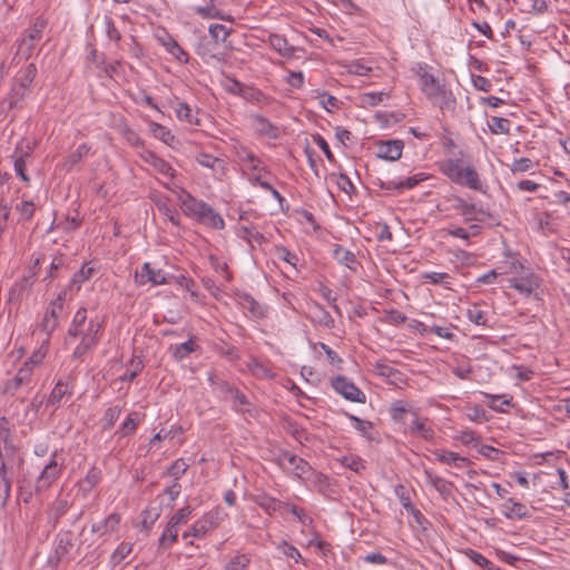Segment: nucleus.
Segmentation results:
<instances>
[{
    "instance_id": "nucleus-1",
    "label": "nucleus",
    "mask_w": 570,
    "mask_h": 570,
    "mask_svg": "<svg viewBox=\"0 0 570 570\" xmlns=\"http://www.w3.org/2000/svg\"><path fill=\"white\" fill-rule=\"evenodd\" d=\"M420 79L421 90L426 97L438 105L440 109L453 107L455 99L451 91H449L440 80L428 71L426 65L419 63L413 69Z\"/></svg>"
},
{
    "instance_id": "nucleus-2",
    "label": "nucleus",
    "mask_w": 570,
    "mask_h": 570,
    "mask_svg": "<svg viewBox=\"0 0 570 570\" xmlns=\"http://www.w3.org/2000/svg\"><path fill=\"white\" fill-rule=\"evenodd\" d=\"M439 168L454 184L483 191V185L476 170L472 166L463 167L460 159H444L439 163Z\"/></svg>"
},
{
    "instance_id": "nucleus-3",
    "label": "nucleus",
    "mask_w": 570,
    "mask_h": 570,
    "mask_svg": "<svg viewBox=\"0 0 570 570\" xmlns=\"http://www.w3.org/2000/svg\"><path fill=\"white\" fill-rule=\"evenodd\" d=\"M102 328V322L97 318L89 320L88 325L77 327L76 332L68 330L69 337L79 338L78 345L72 352V357L80 360L98 343V333Z\"/></svg>"
},
{
    "instance_id": "nucleus-4",
    "label": "nucleus",
    "mask_w": 570,
    "mask_h": 570,
    "mask_svg": "<svg viewBox=\"0 0 570 570\" xmlns=\"http://www.w3.org/2000/svg\"><path fill=\"white\" fill-rule=\"evenodd\" d=\"M23 464V459L13 451H0V480L3 483V492L6 498L10 495L12 480L16 470Z\"/></svg>"
},
{
    "instance_id": "nucleus-5",
    "label": "nucleus",
    "mask_w": 570,
    "mask_h": 570,
    "mask_svg": "<svg viewBox=\"0 0 570 570\" xmlns=\"http://www.w3.org/2000/svg\"><path fill=\"white\" fill-rule=\"evenodd\" d=\"M62 468L63 462H58V455L55 452L36 480V492H46L60 478Z\"/></svg>"
},
{
    "instance_id": "nucleus-6",
    "label": "nucleus",
    "mask_w": 570,
    "mask_h": 570,
    "mask_svg": "<svg viewBox=\"0 0 570 570\" xmlns=\"http://www.w3.org/2000/svg\"><path fill=\"white\" fill-rule=\"evenodd\" d=\"M522 274L509 279V286L518 291L521 295L531 296L541 285V278L533 272L525 269L522 264H518Z\"/></svg>"
},
{
    "instance_id": "nucleus-7",
    "label": "nucleus",
    "mask_w": 570,
    "mask_h": 570,
    "mask_svg": "<svg viewBox=\"0 0 570 570\" xmlns=\"http://www.w3.org/2000/svg\"><path fill=\"white\" fill-rule=\"evenodd\" d=\"M66 292H60L56 299L51 301L47 307L45 316L40 323V328L50 336L58 327L59 318L63 314Z\"/></svg>"
},
{
    "instance_id": "nucleus-8",
    "label": "nucleus",
    "mask_w": 570,
    "mask_h": 570,
    "mask_svg": "<svg viewBox=\"0 0 570 570\" xmlns=\"http://www.w3.org/2000/svg\"><path fill=\"white\" fill-rule=\"evenodd\" d=\"M331 385L335 392L351 402L365 403L366 401L365 394L351 380L343 375L332 377Z\"/></svg>"
},
{
    "instance_id": "nucleus-9",
    "label": "nucleus",
    "mask_w": 570,
    "mask_h": 570,
    "mask_svg": "<svg viewBox=\"0 0 570 570\" xmlns=\"http://www.w3.org/2000/svg\"><path fill=\"white\" fill-rule=\"evenodd\" d=\"M277 463L283 469L292 471L298 478H303L308 474L312 469L304 459L288 451L281 452L277 455Z\"/></svg>"
},
{
    "instance_id": "nucleus-10",
    "label": "nucleus",
    "mask_w": 570,
    "mask_h": 570,
    "mask_svg": "<svg viewBox=\"0 0 570 570\" xmlns=\"http://www.w3.org/2000/svg\"><path fill=\"white\" fill-rule=\"evenodd\" d=\"M135 282L140 286L146 285L147 283L156 286L168 284L170 282V277H168L161 269H155L150 263H144L141 268L135 273Z\"/></svg>"
},
{
    "instance_id": "nucleus-11",
    "label": "nucleus",
    "mask_w": 570,
    "mask_h": 570,
    "mask_svg": "<svg viewBox=\"0 0 570 570\" xmlns=\"http://www.w3.org/2000/svg\"><path fill=\"white\" fill-rule=\"evenodd\" d=\"M32 382V366L29 362L17 371L16 375L8 380L3 385V393L7 395H14L18 390L23 386H29Z\"/></svg>"
},
{
    "instance_id": "nucleus-12",
    "label": "nucleus",
    "mask_w": 570,
    "mask_h": 570,
    "mask_svg": "<svg viewBox=\"0 0 570 570\" xmlns=\"http://www.w3.org/2000/svg\"><path fill=\"white\" fill-rule=\"evenodd\" d=\"M218 512H208L204 514L198 521H196L190 528V530L183 534V538H202L207 532L218 527Z\"/></svg>"
},
{
    "instance_id": "nucleus-13",
    "label": "nucleus",
    "mask_w": 570,
    "mask_h": 570,
    "mask_svg": "<svg viewBox=\"0 0 570 570\" xmlns=\"http://www.w3.org/2000/svg\"><path fill=\"white\" fill-rule=\"evenodd\" d=\"M140 158L151 166L157 173L174 179L176 177V170L171 167V165L156 155L151 150H145L140 154Z\"/></svg>"
},
{
    "instance_id": "nucleus-14",
    "label": "nucleus",
    "mask_w": 570,
    "mask_h": 570,
    "mask_svg": "<svg viewBox=\"0 0 570 570\" xmlns=\"http://www.w3.org/2000/svg\"><path fill=\"white\" fill-rule=\"evenodd\" d=\"M307 317L314 324L323 326L325 328H333L335 326V321L331 316V314L317 302H311L307 305Z\"/></svg>"
},
{
    "instance_id": "nucleus-15",
    "label": "nucleus",
    "mask_w": 570,
    "mask_h": 570,
    "mask_svg": "<svg viewBox=\"0 0 570 570\" xmlns=\"http://www.w3.org/2000/svg\"><path fill=\"white\" fill-rule=\"evenodd\" d=\"M220 389L226 394V396L230 397L233 401V409L235 411L242 413L250 412V403L248 399L238 389L228 385L226 382L220 383Z\"/></svg>"
},
{
    "instance_id": "nucleus-16",
    "label": "nucleus",
    "mask_w": 570,
    "mask_h": 570,
    "mask_svg": "<svg viewBox=\"0 0 570 570\" xmlns=\"http://www.w3.org/2000/svg\"><path fill=\"white\" fill-rule=\"evenodd\" d=\"M31 153L32 146L27 145V149L24 150L20 145H18L12 156L14 160V171L17 176L26 183V185L30 184V177L26 173V159L30 157Z\"/></svg>"
},
{
    "instance_id": "nucleus-17",
    "label": "nucleus",
    "mask_w": 570,
    "mask_h": 570,
    "mask_svg": "<svg viewBox=\"0 0 570 570\" xmlns=\"http://www.w3.org/2000/svg\"><path fill=\"white\" fill-rule=\"evenodd\" d=\"M196 220L214 229H223L225 227L223 217L207 203L203 206Z\"/></svg>"
},
{
    "instance_id": "nucleus-18",
    "label": "nucleus",
    "mask_w": 570,
    "mask_h": 570,
    "mask_svg": "<svg viewBox=\"0 0 570 570\" xmlns=\"http://www.w3.org/2000/svg\"><path fill=\"white\" fill-rule=\"evenodd\" d=\"M178 202L184 214L195 219L205 205V202L195 198L184 189H181L180 194L178 195Z\"/></svg>"
},
{
    "instance_id": "nucleus-19",
    "label": "nucleus",
    "mask_w": 570,
    "mask_h": 570,
    "mask_svg": "<svg viewBox=\"0 0 570 570\" xmlns=\"http://www.w3.org/2000/svg\"><path fill=\"white\" fill-rule=\"evenodd\" d=\"M412 421L406 428V432L412 435H419L424 440H432L434 431L426 424V419H420L415 412L411 413Z\"/></svg>"
},
{
    "instance_id": "nucleus-20",
    "label": "nucleus",
    "mask_w": 570,
    "mask_h": 570,
    "mask_svg": "<svg viewBox=\"0 0 570 570\" xmlns=\"http://www.w3.org/2000/svg\"><path fill=\"white\" fill-rule=\"evenodd\" d=\"M403 141L387 140L379 145V157L386 160H397L402 156Z\"/></svg>"
},
{
    "instance_id": "nucleus-21",
    "label": "nucleus",
    "mask_w": 570,
    "mask_h": 570,
    "mask_svg": "<svg viewBox=\"0 0 570 570\" xmlns=\"http://www.w3.org/2000/svg\"><path fill=\"white\" fill-rule=\"evenodd\" d=\"M198 347H199V345L197 344L196 337L190 336L187 342L170 345L169 352L176 361L180 362L184 358H186L189 354L197 351Z\"/></svg>"
},
{
    "instance_id": "nucleus-22",
    "label": "nucleus",
    "mask_w": 570,
    "mask_h": 570,
    "mask_svg": "<svg viewBox=\"0 0 570 570\" xmlns=\"http://www.w3.org/2000/svg\"><path fill=\"white\" fill-rule=\"evenodd\" d=\"M121 521V515L117 512L109 514L102 522L94 523L91 525V532L100 535H106L117 531L118 525Z\"/></svg>"
},
{
    "instance_id": "nucleus-23",
    "label": "nucleus",
    "mask_w": 570,
    "mask_h": 570,
    "mask_svg": "<svg viewBox=\"0 0 570 570\" xmlns=\"http://www.w3.org/2000/svg\"><path fill=\"white\" fill-rule=\"evenodd\" d=\"M238 304L245 313H248L254 318H262L265 316L264 306L248 294L240 295Z\"/></svg>"
},
{
    "instance_id": "nucleus-24",
    "label": "nucleus",
    "mask_w": 570,
    "mask_h": 570,
    "mask_svg": "<svg viewBox=\"0 0 570 570\" xmlns=\"http://www.w3.org/2000/svg\"><path fill=\"white\" fill-rule=\"evenodd\" d=\"M29 90L30 88L26 87L23 83L14 82L2 104H8L10 109L18 108L28 96Z\"/></svg>"
},
{
    "instance_id": "nucleus-25",
    "label": "nucleus",
    "mask_w": 570,
    "mask_h": 570,
    "mask_svg": "<svg viewBox=\"0 0 570 570\" xmlns=\"http://www.w3.org/2000/svg\"><path fill=\"white\" fill-rule=\"evenodd\" d=\"M268 42L275 51L285 58H292L295 53V47L291 46L287 39L281 35H271Z\"/></svg>"
},
{
    "instance_id": "nucleus-26",
    "label": "nucleus",
    "mask_w": 570,
    "mask_h": 570,
    "mask_svg": "<svg viewBox=\"0 0 570 570\" xmlns=\"http://www.w3.org/2000/svg\"><path fill=\"white\" fill-rule=\"evenodd\" d=\"M334 258L343 266H346L348 269L355 272L357 266L360 265L355 254L342 246H336L333 252Z\"/></svg>"
},
{
    "instance_id": "nucleus-27",
    "label": "nucleus",
    "mask_w": 570,
    "mask_h": 570,
    "mask_svg": "<svg viewBox=\"0 0 570 570\" xmlns=\"http://www.w3.org/2000/svg\"><path fill=\"white\" fill-rule=\"evenodd\" d=\"M90 146L87 144H81L77 147L75 151H72L65 160L61 163V168L70 171L75 166L82 161V159L89 154Z\"/></svg>"
},
{
    "instance_id": "nucleus-28",
    "label": "nucleus",
    "mask_w": 570,
    "mask_h": 570,
    "mask_svg": "<svg viewBox=\"0 0 570 570\" xmlns=\"http://www.w3.org/2000/svg\"><path fill=\"white\" fill-rule=\"evenodd\" d=\"M421 180H423V177H421L420 175H415V176H412V177H407L405 180H400V181H396V180H393V179L392 180H386V181H381L380 186H381L382 189L402 191L404 189L413 188Z\"/></svg>"
},
{
    "instance_id": "nucleus-29",
    "label": "nucleus",
    "mask_w": 570,
    "mask_h": 570,
    "mask_svg": "<svg viewBox=\"0 0 570 570\" xmlns=\"http://www.w3.org/2000/svg\"><path fill=\"white\" fill-rule=\"evenodd\" d=\"M196 161L206 168L213 169L216 174L224 175L226 170L225 161L209 154H199Z\"/></svg>"
},
{
    "instance_id": "nucleus-30",
    "label": "nucleus",
    "mask_w": 570,
    "mask_h": 570,
    "mask_svg": "<svg viewBox=\"0 0 570 570\" xmlns=\"http://www.w3.org/2000/svg\"><path fill=\"white\" fill-rule=\"evenodd\" d=\"M425 476L428 482L443 497L448 498L452 493V482L438 476L430 471H425Z\"/></svg>"
},
{
    "instance_id": "nucleus-31",
    "label": "nucleus",
    "mask_w": 570,
    "mask_h": 570,
    "mask_svg": "<svg viewBox=\"0 0 570 570\" xmlns=\"http://www.w3.org/2000/svg\"><path fill=\"white\" fill-rule=\"evenodd\" d=\"M37 272L33 271L28 276H24L20 281L16 282L9 292L10 301L19 299L24 291H29L33 284Z\"/></svg>"
},
{
    "instance_id": "nucleus-32",
    "label": "nucleus",
    "mask_w": 570,
    "mask_h": 570,
    "mask_svg": "<svg viewBox=\"0 0 570 570\" xmlns=\"http://www.w3.org/2000/svg\"><path fill=\"white\" fill-rule=\"evenodd\" d=\"M73 548V539L71 532H63L58 537V543L55 550L56 561L62 560Z\"/></svg>"
},
{
    "instance_id": "nucleus-33",
    "label": "nucleus",
    "mask_w": 570,
    "mask_h": 570,
    "mask_svg": "<svg viewBox=\"0 0 570 570\" xmlns=\"http://www.w3.org/2000/svg\"><path fill=\"white\" fill-rule=\"evenodd\" d=\"M255 129L257 132L265 135L269 138H277L279 130L268 119L263 116L256 115L253 117Z\"/></svg>"
},
{
    "instance_id": "nucleus-34",
    "label": "nucleus",
    "mask_w": 570,
    "mask_h": 570,
    "mask_svg": "<svg viewBox=\"0 0 570 570\" xmlns=\"http://www.w3.org/2000/svg\"><path fill=\"white\" fill-rule=\"evenodd\" d=\"M17 450L11 440L10 424L6 416L0 417V451Z\"/></svg>"
},
{
    "instance_id": "nucleus-35",
    "label": "nucleus",
    "mask_w": 570,
    "mask_h": 570,
    "mask_svg": "<svg viewBox=\"0 0 570 570\" xmlns=\"http://www.w3.org/2000/svg\"><path fill=\"white\" fill-rule=\"evenodd\" d=\"M70 395L71 392L69 391V386L63 381L59 380L56 385L53 386L48 400L47 405L52 407H58L61 400L65 395Z\"/></svg>"
},
{
    "instance_id": "nucleus-36",
    "label": "nucleus",
    "mask_w": 570,
    "mask_h": 570,
    "mask_svg": "<svg viewBox=\"0 0 570 570\" xmlns=\"http://www.w3.org/2000/svg\"><path fill=\"white\" fill-rule=\"evenodd\" d=\"M38 42L31 40L27 36H23L20 40L17 42V51L13 57V60H27L32 55L36 46Z\"/></svg>"
},
{
    "instance_id": "nucleus-37",
    "label": "nucleus",
    "mask_w": 570,
    "mask_h": 570,
    "mask_svg": "<svg viewBox=\"0 0 570 570\" xmlns=\"http://www.w3.org/2000/svg\"><path fill=\"white\" fill-rule=\"evenodd\" d=\"M149 128H150V131L153 132V135L157 139L161 140L164 144H166L168 146L173 145L175 137L167 127H165L160 124H157L155 121H150Z\"/></svg>"
},
{
    "instance_id": "nucleus-38",
    "label": "nucleus",
    "mask_w": 570,
    "mask_h": 570,
    "mask_svg": "<svg viewBox=\"0 0 570 570\" xmlns=\"http://www.w3.org/2000/svg\"><path fill=\"white\" fill-rule=\"evenodd\" d=\"M504 507L505 511L503 513L508 519H525L529 517L527 507L520 502H512L510 500Z\"/></svg>"
},
{
    "instance_id": "nucleus-39",
    "label": "nucleus",
    "mask_w": 570,
    "mask_h": 570,
    "mask_svg": "<svg viewBox=\"0 0 570 570\" xmlns=\"http://www.w3.org/2000/svg\"><path fill=\"white\" fill-rule=\"evenodd\" d=\"M237 235L238 237L245 239L249 244H252L253 242L262 244L265 240L264 235L256 230V228L252 225L240 226L238 228Z\"/></svg>"
},
{
    "instance_id": "nucleus-40",
    "label": "nucleus",
    "mask_w": 570,
    "mask_h": 570,
    "mask_svg": "<svg viewBox=\"0 0 570 570\" xmlns=\"http://www.w3.org/2000/svg\"><path fill=\"white\" fill-rule=\"evenodd\" d=\"M71 501L68 497H59L52 504V518L55 522H58L61 517H63L71 507Z\"/></svg>"
},
{
    "instance_id": "nucleus-41",
    "label": "nucleus",
    "mask_w": 570,
    "mask_h": 570,
    "mask_svg": "<svg viewBox=\"0 0 570 570\" xmlns=\"http://www.w3.org/2000/svg\"><path fill=\"white\" fill-rule=\"evenodd\" d=\"M438 460L444 464H454L455 466H462L469 463L466 458L459 455L452 451H441L438 453Z\"/></svg>"
},
{
    "instance_id": "nucleus-42",
    "label": "nucleus",
    "mask_w": 570,
    "mask_h": 570,
    "mask_svg": "<svg viewBox=\"0 0 570 570\" xmlns=\"http://www.w3.org/2000/svg\"><path fill=\"white\" fill-rule=\"evenodd\" d=\"M238 159L242 163H247L250 166V169L255 171L265 170L264 167H261V160L247 148L242 147L237 151Z\"/></svg>"
},
{
    "instance_id": "nucleus-43",
    "label": "nucleus",
    "mask_w": 570,
    "mask_h": 570,
    "mask_svg": "<svg viewBox=\"0 0 570 570\" xmlns=\"http://www.w3.org/2000/svg\"><path fill=\"white\" fill-rule=\"evenodd\" d=\"M100 471L92 468L88 471L85 479L80 482V488L85 492H90L100 482Z\"/></svg>"
},
{
    "instance_id": "nucleus-44",
    "label": "nucleus",
    "mask_w": 570,
    "mask_h": 570,
    "mask_svg": "<svg viewBox=\"0 0 570 570\" xmlns=\"http://www.w3.org/2000/svg\"><path fill=\"white\" fill-rule=\"evenodd\" d=\"M410 412L402 401L394 402L390 407L391 417L395 423L405 424V415Z\"/></svg>"
},
{
    "instance_id": "nucleus-45",
    "label": "nucleus",
    "mask_w": 570,
    "mask_h": 570,
    "mask_svg": "<svg viewBox=\"0 0 570 570\" xmlns=\"http://www.w3.org/2000/svg\"><path fill=\"white\" fill-rule=\"evenodd\" d=\"M317 347H320L325 353L326 360L331 365L336 366L337 368L341 367L343 360L338 356V354L334 350H332L327 344L322 343V342L315 343L313 345L314 350H316Z\"/></svg>"
},
{
    "instance_id": "nucleus-46",
    "label": "nucleus",
    "mask_w": 570,
    "mask_h": 570,
    "mask_svg": "<svg viewBox=\"0 0 570 570\" xmlns=\"http://www.w3.org/2000/svg\"><path fill=\"white\" fill-rule=\"evenodd\" d=\"M316 98L320 100V105L326 110L332 112L340 108V100L325 91L317 92Z\"/></svg>"
},
{
    "instance_id": "nucleus-47",
    "label": "nucleus",
    "mask_w": 570,
    "mask_h": 570,
    "mask_svg": "<svg viewBox=\"0 0 570 570\" xmlns=\"http://www.w3.org/2000/svg\"><path fill=\"white\" fill-rule=\"evenodd\" d=\"M140 518L142 529L148 532L159 518V512L157 508H147L141 512Z\"/></svg>"
},
{
    "instance_id": "nucleus-48",
    "label": "nucleus",
    "mask_w": 570,
    "mask_h": 570,
    "mask_svg": "<svg viewBox=\"0 0 570 570\" xmlns=\"http://www.w3.org/2000/svg\"><path fill=\"white\" fill-rule=\"evenodd\" d=\"M179 528L168 522L165 531L163 532L159 544L164 548L169 547L177 540Z\"/></svg>"
},
{
    "instance_id": "nucleus-49",
    "label": "nucleus",
    "mask_w": 570,
    "mask_h": 570,
    "mask_svg": "<svg viewBox=\"0 0 570 570\" xmlns=\"http://www.w3.org/2000/svg\"><path fill=\"white\" fill-rule=\"evenodd\" d=\"M46 26H47V22L45 19L37 18L35 23L32 24V27H30L26 31L24 36H27L28 38H30L31 40H33L36 42H39L40 39L42 38V32H43Z\"/></svg>"
},
{
    "instance_id": "nucleus-50",
    "label": "nucleus",
    "mask_w": 570,
    "mask_h": 570,
    "mask_svg": "<svg viewBox=\"0 0 570 570\" xmlns=\"http://www.w3.org/2000/svg\"><path fill=\"white\" fill-rule=\"evenodd\" d=\"M489 128L492 134H509L510 131V121L505 118L501 117H492L489 121Z\"/></svg>"
},
{
    "instance_id": "nucleus-51",
    "label": "nucleus",
    "mask_w": 570,
    "mask_h": 570,
    "mask_svg": "<svg viewBox=\"0 0 570 570\" xmlns=\"http://www.w3.org/2000/svg\"><path fill=\"white\" fill-rule=\"evenodd\" d=\"M465 554L469 557V559L475 563L476 566L485 569V570H495L497 568L490 562L483 554L480 552L469 549Z\"/></svg>"
},
{
    "instance_id": "nucleus-52",
    "label": "nucleus",
    "mask_w": 570,
    "mask_h": 570,
    "mask_svg": "<svg viewBox=\"0 0 570 570\" xmlns=\"http://www.w3.org/2000/svg\"><path fill=\"white\" fill-rule=\"evenodd\" d=\"M466 316L475 325H487V313L482 311L479 305L471 306L466 312Z\"/></svg>"
},
{
    "instance_id": "nucleus-53",
    "label": "nucleus",
    "mask_w": 570,
    "mask_h": 570,
    "mask_svg": "<svg viewBox=\"0 0 570 570\" xmlns=\"http://www.w3.org/2000/svg\"><path fill=\"white\" fill-rule=\"evenodd\" d=\"M176 116L178 119L184 120L190 125L198 124V120L194 116L191 108L186 102L178 104L176 108Z\"/></svg>"
},
{
    "instance_id": "nucleus-54",
    "label": "nucleus",
    "mask_w": 570,
    "mask_h": 570,
    "mask_svg": "<svg viewBox=\"0 0 570 570\" xmlns=\"http://www.w3.org/2000/svg\"><path fill=\"white\" fill-rule=\"evenodd\" d=\"M229 33L230 29L226 28L224 24L214 23L209 27V35L216 42H226Z\"/></svg>"
},
{
    "instance_id": "nucleus-55",
    "label": "nucleus",
    "mask_w": 570,
    "mask_h": 570,
    "mask_svg": "<svg viewBox=\"0 0 570 570\" xmlns=\"http://www.w3.org/2000/svg\"><path fill=\"white\" fill-rule=\"evenodd\" d=\"M472 371V365L466 360L458 361L452 367V373L461 380H468Z\"/></svg>"
},
{
    "instance_id": "nucleus-56",
    "label": "nucleus",
    "mask_w": 570,
    "mask_h": 570,
    "mask_svg": "<svg viewBox=\"0 0 570 570\" xmlns=\"http://www.w3.org/2000/svg\"><path fill=\"white\" fill-rule=\"evenodd\" d=\"M483 395L489 400V406L498 412H503L502 405H510L511 403V400L507 399L504 395H493L489 393H483Z\"/></svg>"
},
{
    "instance_id": "nucleus-57",
    "label": "nucleus",
    "mask_w": 570,
    "mask_h": 570,
    "mask_svg": "<svg viewBox=\"0 0 570 570\" xmlns=\"http://www.w3.org/2000/svg\"><path fill=\"white\" fill-rule=\"evenodd\" d=\"M37 75V67L35 63H29L24 70H22L21 75L17 79L16 82L23 83L26 87L30 88Z\"/></svg>"
},
{
    "instance_id": "nucleus-58",
    "label": "nucleus",
    "mask_w": 570,
    "mask_h": 570,
    "mask_svg": "<svg viewBox=\"0 0 570 570\" xmlns=\"http://www.w3.org/2000/svg\"><path fill=\"white\" fill-rule=\"evenodd\" d=\"M193 512V508L190 505H185L184 508L179 509L169 520V522L177 528H179L181 524L187 523L190 514Z\"/></svg>"
},
{
    "instance_id": "nucleus-59",
    "label": "nucleus",
    "mask_w": 570,
    "mask_h": 570,
    "mask_svg": "<svg viewBox=\"0 0 570 570\" xmlns=\"http://www.w3.org/2000/svg\"><path fill=\"white\" fill-rule=\"evenodd\" d=\"M195 11L203 18H219V19H223V20L226 19L229 21L233 20L229 16L228 17L222 16L219 10H217L214 4H209V6H205V7H196Z\"/></svg>"
},
{
    "instance_id": "nucleus-60",
    "label": "nucleus",
    "mask_w": 570,
    "mask_h": 570,
    "mask_svg": "<svg viewBox=\"0 0 570 570\" xmlns=\"http://www.w3.org/2000/svg\"><path fill=\"white\" fill-rule=\"evenodd\" d=\"M138 425V413H130L119 428L120 433L126 436L135 432Z\"/></svg>"
},
{
    "instance_id": "nucleus-61",
    "label": "nucleus",
    "mask_w": 570,
    "mask_h": 570,
    "mask_svg": "<svg viewBox=\"0 0 570 570\" xmlns=\"http://www.w3.org/2000/svg\"><path fill=\"white\" fill-rule=\"evenodd\" d=\"M132 550V544L128 542L120 543L111 554V562L120 563Z\"/></svg>"
},
{
    "instance_id": "nucleus-62",
    "label": "nucleus",
    "mask_w": 570,
    "mask_h": 570,
    "mask_svg": "<svg viewBox=\"0 0 570 570\" xmlns=\"http://www.w3.org/2000/svg\"><path fill=\"white\" fill-rule=\"evenodd\" d=\"M395 494L400 499L402 507L409 512L414 513V505L411 502V498L402 484L395 487Z\"/></svg>"
},
{
    "instance_id": "nucleus-63",
    "label": "nucleus",
    "mask_w": 570,
    "mask_h": 570,
    "mask_svg": "<svg viewBox=\"0 0 570 570\" xmlns=\"http://www.w3.org/2000/svg\"><path fill=\"white\" fill-rule=\"evenodd\" d=\"M157 208L173 225L179 226L180 219L176 209L170 208L166 203H158Z\"/></svg>"
},
{
    "instance_id": "nucleus-64",
    "label": "nucleus",
    "mask_w": 570,
    "mask_h": 570,
    "mask_svg": "<svg viewBox=\"0 0 570 570\" xmlns=\"http://www.w3.org/2000/svg\"><path fill=\"white\" fill-rule=\"evenodd\" d=\"M248 563L249 559L246 556H237L226 564V570H244Z\"/></svg>"
}]
</instances>
